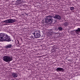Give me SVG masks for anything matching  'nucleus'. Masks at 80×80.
<instances>
[{"instance_id":"nucleus-16","label":"nucleus","mask_w":80,"mask_h":80,"mask_svg":"<svg viewBox=\"0 0 80 80\" xmlns=\"http://www.w3.org/2000/svg\"><path fill=\"white\" fill-rule=\"evenodd\" d=\"M31 38H33V39H34V38H33V35H31Z\"/></svg>"},{"instance_id":"nucleus-6","label":"nucleus","mask_w":80,"mask_h":80,"mask_svg":"<svg viewBox=\"0 0 80 80\" xmlns=\"http://www.w3.org/2000/svg\"><path fill=\"white\" fill-rule=\"evenodd\" d=\"M22 3H23L22 0H17V5H19L20 7L22 5Z\"/></svg>"},{"instance_id":"nucleus-7","label":"nucleus","mask_w":80,"mask_h":80,"mask_svg":"<svg viewBox=\"0 0 80 80\" xmlns=\"http://www.w3.org/2000/svg\"><path fill=\"white\" fill-rule=\"evenodd\" d=\"M57 72H61L62 71V72H64L65 71V69H63V68H58L56 70Z\"/></svg>"},{"instance_id":"nucleus-2","label":"nucleus","mask_w":80,"mask_h":80,"mask_svg":"<svg viewBox=\"0 0 80 80\" xmlns=\"http://www.w3.org/2000/svg\"><path fill=\"white\" fill-rule=\"evenodd\" d=\"M10 42L12 41V39H10V36L4 33H1L0 34V42Z\"/></svg>"},{"instance_id":"nucleus-8","label":"nucleus","mask_w":80,"mask_h":80,"mask_svg":"<svg viewBox=\"0 0 80 80\" xmlns=\"http://www.w3.org/2000/svg\"><path fill=\"white\" fill-rule=\"evenodd\" d=\"M4 47L5 48H6V49H8V48H12V47H13V46L11 44H9L6 45V46Z\"/></svg>"},{"instance_id":"nucleus-12","label":"nucleus","mask_w":80,"mask_h":80,"mask_svg":"<svg viewBox=\"0 0 80 80\" xmlns=\"http://www.w3.org/2000/svg\"><path fill=\"white\" fill-rule=\"evenodd\" d=\"M58 30H59V31H62L63 30V28L62 27H59L58 28Z\"/></svg>"},{"instance_id":"nucleus-14","label":"nucleus","mask_w":80,"mask_h":80,"mask_svg":"<svg viewBox=\"0 0 80 80\" xmlns=\"http://www.w3.org/2000/svg\"><path fill=\"white\" fill-rule=\"evenodd\" d=\"M54 23H56V22H57V19H55L54 20Z\"/></svg>"},{"instance_id":"nucleus-9","label":"nucleus","mask_w":80,"mask_h":80,"mask_svg":"<svg viewBox=\"0 0 80 80\" xmlns=\"http://www.w3.org/2000/svg\"><path fill=\"white\" fill-rule=\"evenodd\" d=\"M12 75L13 77H14V78H17V77H18V74L17 73L14 72L12 73Z\"/></svg>"},{"instance_id":"nucleus-15","label":"nucleus","mask_w":80,"mask_h":80,"mask_svg":"<svg viewBox=\"0 0 80 80\" xmlns=\"http://www.w3.org/2000/svg\"><path fill=\"white\" fill-rule=\"evenodd\" d=\"M55 30H58V28H56L55 29Z\"/></svg>"},{"instance_id":"nucleus-3","label":"nucleus","mask_w":80,"mask_h":80,"mask_svg":"<svg viewBox=\"0 0 80 80\" xmlns=\"http://www.w3.org/2000/svg\"><path fill=\"white\" fill-rule=\"evenodd\" d=\"M3 60L6 62H10L13 60V57L12 56H4L3 57Z\"/></svg>"},{"instance_id":"nucleus-13","label":"nucleus","mask_w":80,"mask_h":80,"mask_svg":"<svg viewBox=\"0 0 80 80\" xmlns=\"http://www.w3.org/2000/svg\"><path fill=\"white\" fill-rule=\"evenodd\" d=\"M75 8H74V7H71L70 8V9L71 10H74Z\"/></svg>"},{"instance_id":"nucleus-11","label":"nucleus","mask_w":80,"mask_h":80,"mask_svg":"<svg viewBox=\"0 0 80 80\" xmlns=\"http://www.w3.org/2000/svg\"><path fill=\"white\" fill-rule=\"evenodd\" d=\"M63 25L64 26H65V27H67V26H68L69 24H68V23L67 22H65L63 23Z\"/></svg>"},{"instance_id":"nucleus-18","label":"nucleus","mask_w":80,"mask_h":80,"mask_svg":"<svg viewBox=\"0 0 80 80\" xmlns=\"http://www.w3.org/2000/svg\"><path fill=\"white\" fill-rule=\"evenodd\" d=\"M24 5H25V6H24ZM23 5V6H25V7H27V5Z\"/></svg>"},{"instance_id":"nucleus-19","label":"nucleus","mask_w":80,"mask_h":80,"mask_svg":"<svg viewBox=\"0 0 80 80\" xmlns=\"http://www.w3.org/2000/svg\"><path fill=\"white\" fill-rule=\"evenodd\" d=\"M26 15H28V14H25Z\"/></svg>"},{"instance_id":"nucleus-4","label":"nucleus","mask_w":80,"mask_h":80,"mask_svg":"<svg viewBox=\"0 0 80 80\" xmlns=\"http://www.w3.org/2000/svg\"><path fill=\"white\" fill-rule=\"evenodd\" d=\"M16 21H17V20L15 19H9L2 21V23H12L16 22Z\"/></svg>"},{"instance_id":"nucleus-17","label":"nucleus","mask_w":80,"mask_h":80,"mask_svg":"<svg viewBox=\"0 0 80 80\" xmlns=\"http://www.w3.org/2000/svg\"><path fill=\"white\" fill-rule=\"evenodd\" d=\"M7 24H5L4 25H7Z\"/></svg>"},{"instance_id":"nucleus-1","label":"nucleus","mask_w":80,"mask_h":80,"mask_svg":"<svg viewBox=\"0 0 80 80\" xmlns=\"http://www.w3.org/2000/svg\"><path fill=\"white\" fill-rule=\"evenodd\" d=\"M53 17L54 18L58 19L59 20H62V17L58 14L55 15V16L54 15H52V16L49 15L48 16H46V18H44L45 23H52V22H53Z\"/></svg>"},{"instance_id":"nucleus-10","label":"nucleus","mask_w":80,"mask_h":80,"mask_svg":"<svg viewBox=\"0 0 80 80\" xmlns=\"http://www.w3.org/2000/svg\"><path fill=\"white\" fill-rule=\"evenodd\" d=\"M75 32L78 34V35H79V32L80 33V28H78L77 30H75Z\"/></svg>"},{"instance_id":"nucleus-5","label":"nucleus","mask_w":80,"mask_h":80,"mask_svg":"<svg viewBox=\"0 0 80 80\" xmlns=\"http://www.w3.org/2000/svg\"><path fill=\"white\" fill-rule=\"evenodd\" d=\"M33 35L34 37V38H40L41 36V34H40V32L38 31H35L33 33Z\"/></svg>"}]
</instances>
